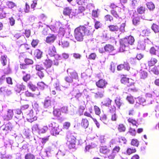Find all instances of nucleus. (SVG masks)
<instances>
[{"label":"nucleus","instance_id":"obj_18","mask_svg":"<svg viewBox=\"0 0 159 159\" xmlns=\"http://www.w3.org/2000/svg\"><path fill=\"white\" fill-rule=\"evenodd\" d=\"M52 103V102L51 101V98L47 97L44 100L43 105L44 107L47 108L51 106Z\"/></svg>","mask_w":159,"mask_h":159},{"label":"nucleus","instance_id":"obj_6","mask_svg":"<svg viewBox=\"0 0 159 159\" xmlns=\"http://www.w3.org/2000/svg\"><path fill=\"white\" fill-rule=\"evenodd\" d=\"M121 75V79L120 80L121 83L126 85L128 87L131 86H134V83L132 82V80L129 78H127L126 75Z\"/></svg>","mask_w":159,"mask_h":159},{"label":"nucleus","instance_id":"obj_40","mask_svg":"<svg viewBox=\"0 0 159 159\" xmlns=\"http://www.w3.org/2000/svg\"><path fill=\"white\" fill-rule=\"evenodd\" d=\"M2 65L4 66L6 65L7 63V57L5 55H2L0 57Z\"/></svg>","mask_w":159,"mask_h":159},{"label":"nucleus","instance_id":"obj_64","mask_svg":"<svg viewBox=\"0 0 159 159\" xmlns=\"http://www.w3.org/2000/svg\"><path fill=\"white\" fill-rule=\"evenodd\" d=\"M136 152V150L135 148L132 149L131 148H128L126 151L127 153L129 155L132 153H134Z\"/></svg>","mask_w":159,"mask_h":159},{"label":"nucleus","instance_id":"obj_2","mask_svg":"<svg viewBox=\"0 0 159 159\" xmlns=\"http://www.w3.org/2000/svg\"><path fill=\"white\" fill-rule=\"evenodd\" d=\"M108 8L110 10V13L116 19L121 18L122 9L114 3H110Z\"/></svg>","mask_w":159,"mask_h":159},{"label":"nucleus","instance_id":"obj_36","mask_svg":"<svg viewBox=\"0 0 159 159\" xmlns=\"http://www.w3.org/2000/svg\"><path fill=\"white\" fill-rule=\"evenodd\" d=\"M42 54V52L39 49H37L35 50L34 55L37 59H39L41 58Z\"/></svg>","mask_w":159,"mask_h":159},{"label":"nucleus","instance_id":"obj_5","mask_svg":"<svg viewBox=\"0 0 159 159\" xmlns=\"http://www.w3.org/2000/svg\"><path fill=\"white\" fill-rule=\"evenodd\" d=\"M146 99H145L143 97H139L137 102L139 104H142L145 102L146 101H148L149 100V101L148 102V104H152L153 100L152 95L149 93H147L146 95Z\"/></svg>","mask_w":159,"mask_h":159},{"label":"nucleus","instance_id":"obj_13","mask_svg":"<svg viewBox=\"0 0 159 159\" xmlns=\"http://www.w3.org/2000/svg\"><path fill=\"white\" fill-rule=\"evenodd\" d=\"M104 49L106 52L109 53L112 52L115 50L114 47L109 44H106L104 47Z\"/></svg>","mask_w":159,"mask_h":159},{"label":"nucleus","instance_id":"obj_63","mask_svg":"<svg viewBox=\"0 0 159 159\" xmlns=\"http://www.w3.org/2000/svg\"><path fill=\"white\" fill-rule=\"evenodd\" d=\"M65 155V153L59 150L56 154V157L59 159V157H63Z\"/></svg>","mask_w":159,"mask_h":159},{"label":"nucleus","instance_id":"obj_30","mask_svg":"<svg viewBox=\"0 0 159 159\" xmlns=\"http://www.w3.org/2000/svg\"><path fill=\"white\" fill-rule=\"evenodd\" d=\"M110 31L116 32L119 31L118 26L117 25H110L108 26Z\"/></svg>","mask_w":159,"mask_h":159},{"label":"nucleus","instance_id":"obj_3","mask_svg":"<svg viewBox=\"0 0 159 159\" xmlns=\"http://www.w3.org/2000/svg\"><path fill=\"white\" fill-rule=\"evenodd\" d=\"M75 133H73L70 131L67 133L66 140L67 144L69 148H74L75 147L76 142V138L75 136Z\"/></svg>","mask_w":159,"mask_h":159},{"label":"nucleus","instance_id":"obj_35","mask_svg":"<svg viewBox=\"0 0 159 159\" xmlns=\"http://www.w3.org/2000/svg\"><path fill=\"white\" fill-rule=\"evenodd\" d=\"M140 19L139 16L134 17L132 19L133 23L135 25L139 24L140 23Z\"/></svg>","mask_w":159,"mask_h":159},{"label":"nucleus","instance_id":"obj_23","mask_svg":"<svg viewBox=\"0 0 159 159\" xmlns=\"http://www.w3.org/2000/svg\"><path fill=\"white\" fill-rule=\"evenodd\" d=\"M139 76L140 79H145L148 77V73L146 71L141 70L139 72Z\"/></svg>","mask_w":159,"mask_h":159},{"label":"nucleus","instance_id":"obj_33","mask_svg":"<svg viewBox=\"0 0 159 159\" xmlns=\"http://www.w3.org/2000/svg\"><path fill=\"white\" fill-rule=\"evenodd\" d=\"M100 152L103 154H106L109 153L110 150L107 146H102L100 148Z\"/></svg>","mask_w":159,"mask_h":159},{"label":"nucleus","instance_id":"obj_25","mask_svg":"<svg viewBox=\"0 0 159 159\" xmlns=\"http://www.w3.org/2000/svg\"><path fill=\"white\" fill-rule=\"evenodd\" d=\"M53 114L54 116L57 117H59L61 115V111L58 108L54 109Z\"/></svg>","mask_w":159,"mask_h":159},{"label":"nucleus","instance_id":"obj_58","mask_svg":"<svg viewBox=\"0 0 159 159\" xmlns=\"http://www.w3.org/2000/svg\"><path fill=\"white\" fill-rule=\"evenodd\" d=\"M37 4V0H34L31 1V3L30 4L31 8L35 9V8L36 7Z\"/></svg>","mask_w":159,"mask_h":159},{"label":"nucleus","instance_id":"obj_52","mask_svg":"<svg viewBox=\"0 0 159 159\" xmlns=\"http://www.w3.org/2000/svg\"><path fill=\"white\" fill-rule=\"evenodd\" d=\"M1 9H2L3 11L6 15L7 14H9L10 13V9L8 8L6 6L4 7L3 8H1Z\"/></svg>","mask_w":159,"mask_h":159},{"label":"nucleus","instance_id":"obj_27","mask_svg":"<svg viewBox=\"0 0 159 159\" xmlns=\"http://www.w3.org/2000/svg\"><path fill=\"white\" fill-rule=\"evenodd\" d=\"M72 11V9L69 7L64 8L63 10V14L66 16H70Z\"/></svg>","mask_w":159,"mask_h":159},{"label":"nucleus","instance_id":"obj_41","mask_svg":"<svg viewBox=\"0 0 159 159\" xmlns=\"http://www.w3.org/2000/svg\"><path fill=\"white\" fill-rule=\"evenodd\" d=\"M31 77V76L30 74H27L23 76L22 79L24 82H27L30 79Z\"/></svg>","mask_w":159,"mask_h":159},{"label":"nucleus","instance_id":"obj_55","mask_svg":"<svg viewBox=\"0 0 159 159\" xmlns=\"http://www.w3.org/2000/svg\"><path fill=\"white\" fill-rule=\"evenodd\" d=\"M99 14L98 13V9L96 10H93L92 12V17L98 18V17Z\"/></svg>","mask_w":159,"mask_h":159},{"label":"nucleus","instance_id":"obj_39","mask_svg":"<svg viewBox=\"0 0 159 159\" xmlns=\"http://www.w3.org/2000/svg\"><path fill=\"white\" fill-rule=\"evenodd\" d=\"M70 76L74 80H78V76L77 73L75 71L71 72L70 74Z\"/></svg>","mask_w":159,"mask_h":159},{"label":"nucleus","instance_id":"obj_48","mask_svg":"<svg viewBox=\"0 0 159 159\" xmlns=\"http://www.w3.org/2000/svg\"><path fill=\"white\" fill-rule=\"evenodd\" d=\"M95 114L98 116H99L101 114V110L100 108L97 106L95 105L94 106Z\"/></svg>","mask_w":159,"mask_h":159},{"label":"nucleus","instance_id":"obj_17","mask_svg":"<svg viewBox=\"0 0 159 159\" xmlns=\"http://www.w3.org/2000/svg\"><path fill=\"white\" fill-rule=\"evenodd\" d=\"M6 6L11 10H13L15 8H16L17 5L14 2L11 1H7L6 2Z\"/></svg>","mask_w":159,"mask_h":159},{"label":"nucleus","instance_id":"obj_31","mask_svg":"<svg viewBox=\"0 0 159 159\" xmlns=\"http://www.w3.org/2000/svg\"><path fill=\"white\" fill-rule=\"evenodd\" d=\"M157 49H156L154 47H152L150 50L149 52L150 54L153 55H156L157 53L159 52V47H157Z\"/></svg>","mask_w":159,"mask_h":159},{"label":"nucleus","instance_id":"obj_14","mask_svg":"<svg viewBox=\"0 0 159 159\" xmlns=\"http://www.w3.org/2000/svg\"><path fill=\"white\" fill-rule=\"evenodd\" d=\"M147 9L145 7L140 6L138 7L137 8V12L139 15H143L145 13Z\"/></svg>","mask_w":159,"mask_h":159},{"label":"nucleus","instance_id":"obj_56","mask_svg":"<svg viewBox=\"0 0 159 159\" xmlns=\"http://www.w3.org/2000/svg\"><path fill=\"white\" fill-rule=\"evenodd\" d=\"M158 66H154L151 70L156 75L159 74V69L158 68Z\"/></svg>","mask_w":159,"mask_h":159},{"label":"nucleus","instance_id":"obj_29","mask_svg":"<svg viewBox=\"0 0 159 159\" xmlns=\"http://www.w3.org/2000/svg\"><path fill=\"white\" fill-rule=\"evenodd\" d=\"M151 28L155 34L159 33V25L155 23H153Z\"/></svg>","mask_w":159,"mask_h":159},{"label":"nucleus","instance_id":"obj_22","mask_svg":"<svg viewBox=\"0 0 159 159\" xmlns=\"http://www.w3.org/2000/svg\"><path fill=\"white\" fill-rule=\"evenodd\" d=\"M0 92L7 95H10L11 93V91L8 90L6 87H2L0 88Z\"/></svg>","mask_w":159,"mask_h":159},{"label":"nucleus","instance_id":"obj_51","mask_svg":"<svg viewBox=\"0 0 159 159\" xmlns=\"http://www.w3.org/2000/svg\"><path fill=\"white\" fill-rule=\"evenodd\" d=\"M71 124L68 121L65 122L63 124V129H68L70 128Z\"/></svg>","mask_w":159,"mask_h":159},{"label":"nucleus","instance_id":"obj_19","mask_svg":"<svg viewBox=\"0 0 159 159\" xmlns=\"http://www.w3.org/2000/svg\"><path fill=\"white\" fill-rule=\"evenodd\" d=\"M112 102V100L109 98H107L104 99L102 102V104L103 106L108 107L111 105Z\"/></svg>","mask_w":159,"mask_h":159},{"label":"nucleus","instance_id":"obj_7","mask_svg":"<svg viewBox=\"0 0 159 159\" xmlns=\"http://www.w3.org/2000/svg\"><path fill=\"white\" fill-rule=\"evenodd\" d=\"M35 69L36 70L38 71L37 74L40 79H42L45 76L44 72L45 70L42 65H36Z\"/></svg>","mask_w":159,"mask_h":159},{"label":"nucleus","instance_id":"obj_32","mask_svg":"<svg viewBox=\"0 0 159 159\" xmlns=\"http://www.w3.org/2000/svg\"><path fill=\"white\" fill-rule=\"evenodd\" d=\"M28 116L29 117L28 118L27 120L30 122H32L37 119V117L34 116L32 113H30Z\"/></svg>","mask_w":159,"mask_h":159},{"label":"nucleus","instance_id":"obj_34","mask_svg":"<svg viewBox=\"0 0 159 159\" xmlns=\"http://www.w3.org/2000/svg\"><path fill=\"white\" fill-rule=\"evenodd\" d=\"M25 96L27 97H32L34 98L36 96H37L38 94L35 93H33L27 90L25 91Z\"/></svg>","mask_w":159,"mask_h":159},{"label":"nucleus","instance_id":"obj_57","mask_svg":"<svg viewBox=\"0 0 159 159\" xmlns=\"http://www.w3.org/2000/svg\"><path fill=\"white\" fill-rule=\"evenodd\" d=\"M39 40L38 39H33L31 43V45L33 48H35L38 44Z\"/></svg>","mask_w":159,"mask_h":159},{"label":"nucleus","instance_id":"obj_50","mask_svg":"<svg viewBox=\"0 0 159 159\" xmlns=\"http://www.w3.org/2000/svg\"><path fill=\"white\" fill-rule=\"evenodd\" d=\"M116 107L114 105L112 106L109 109V113L111 114L115 113H116Z\"/></svg>","mask_w":159,"mask_h":159},{"label":"nucleus","instance_id":"obj_54","mask_svg":"<svg viewBox=\"0 0 159 159\" xmlns=\"http://www.w3.org/2000/svg\"><path fill=\"white\" fill-rule=\"evenodd\" d=\"M124 69L126 70L129 71L130 69V67L129 66V64L127 62H124L122 64Z\"/></svg>","mask_w":159,"mask_h":159},{"label":"nucleus","instance_id":"obj_10","mask_svg":"<svg viewBox=\"0 0 159 159\" xmlns=\"http://www.w3.org/2000/svg\"><path fill=\"white\" fill-rule=\"evenodd\" d=\"M14 37L16 40L18 39L17 41L20 43H24L25 40V37L24 36H22L20 33L15 34L14 36Z\"/></svg>","mask_w":159,"mask_h":159},{"label":"nucleus","instance_id":"obj_61","mask_svg":"<svg viewBox=\"0 0 159 159\" xmlns=\"http://www.w3.org/2000/svg\"><path fill=\"white\" fill-rule=\"evenodd\" d=\"M125 24L124 23L121 24L120 26L118 27L119 30L121 32H124L125 31Z\"/></svg>","mask_w":159,"mask_h":159},{"label":"nucleus","instance_id":"obj_4","mask_svg":"<svg viewBox=\"0 0 159 159\" xmlns=\"http://www.w3.org/2000/svg\"><path fill=\"white\" fill-rule=\"evenodd\" d=\"M134 41L135 40L133 37L129 35L123 39L121 41L120 43L122 46H124L125 47H128L129 45L133 44Z\"/></svg>","mask_w":159,"mask_h":159},{"label":"nucleus","instance_id":"obj_60","mask_svg":"<svg viewBox=\"0 0 159 159\" xmlns=\"http://www.w3.org/2000/svg\"><path fill=\"white\" fill-rule=\"evenodd\" d=\"M102 25V23L99 21H95L94 24L95 28L97 29L101 28Z\"/></svg>","mask_w":159,"mask_h":159},{"label":"nucleus","instance_id":"obj_8","mask_svg":"<svg viewBox=\"0 0 159 159\" xmlns=\"http://www.w3.org/2000/svg\"><path fill=\"white\" fill-rule=\"evenodd\" d=\"M96 86L98 88L104 89L106 88L108 83L105 79H100L96 82Z\"/></svg>","mask_w":159,"mask_h":159},{"label":"nucleus","instance_id":"obj_53","mask_svg":"<svg viewBox=\"0 0 159 159\" xmlns=\"http://www.w3.org/2000/svg\"><path fill=\"white\" fill-rule=\"evenodd\" d=\"M59 109L61 111V112L62 113L65 114H67L68 113V109L67 107L64 106Z\"/></svg>","mask_w":159,"mask_h":159},{"label":"nucleus","instance_id":"obj_38","mask_svg":"<svg viewBox=\"0 0 159 159\" xmlns=\"http://www.w3.org/2000/svg\"><path fill=\"white\" fill-rule=\"evenodd\" d=\"M157 61V60L154 58H152L148 62V65L149 66H154Z\"/></svg>","mask_w":159,"mask_h":159},{"label":"nucleus","instance_id":"obj_24","mask_svg":"<svg viewBox=\"0 0 159 159\" xmlns=\"http://www.w3.org/2000/svg\"><path fill=\"white\" fill-rule=\"evenodd\" d=\"M27 87L33 91H35L37 89V86L32 82H30L27 84Z\"/></svg>","mask_w":159,"mask_h":159},{"label":"nucleus","instance_id":"obj_62","mask_svg":"<svg viewBox=\"0 0 159 159\" xmlns=\"http://www.w3.org/2000/svg\"><path fill=\"white\" fill-rule=\"evenodd\" d=\"M30 6L29 5V3L26 2L25 4V7L24 9V11L25 13H29L30 12Z\"/></svg>","mask_w":159,"mask_h":159},{"label":"nucleus","instance_id":"obj_45","mask_svg":"<svg viewBox=\"0 0 159 159\" xmlns=\"http://www.w3.org/2000/svg\"><path fill=\"white\" fill-rule=\"evenodd\" d=\"M146 5L148 8L150 10H153L155 8V5L152 2L147 3Z\"/></svg>","mask_w":159,"mask_h":159},{"label":"nucleus","instance_id":"obj_47","mask_svg":"<svg viewBox=\"0 0 159 159\" xmlns=\"http://www.w3.org/2000/svg\"><path fill=\"white\" fill-rule=\"evenodd\" d=\"M131 144L133 146L138 147L139 145V142L137 139H134L132 140Z\"/></svg>","mask_w":159,"mask_h":159},{"label":"nucleus","instance_id":"obj_21","mask_svg":"<svg viewBox=\"0 0 159 159\" xmlns=\"http://www.w3.org/2000/svg\"><path fill=\"white\" fill-rule=\"evenodd\" d=\"M114 101L117 107L118 108H120V106L123 104V102L121 100L120 97H116Z\"/></svg>","mask_w":159,"mask_h":159},{"label":"nucleus","instance_id":"obj_28","mask_svg":"<svg viewBox=\"0 0 159 159\" xmlns=\"http://www.w3.org/2000/svg\"><path fill=\"white\" fill-rule=\"evenodd\" d=\"M151 33V30L149 29H146L143 30L142 31V35L143 36H148Z\"/></svg>","mask_w":159,"mask_h":159},{"label":"nucleus","instance_id":"obj_15","mask_svg":"<svg viewBox=\"0 0 159 159\" xmlns=\"http://www.w3.org/2000/svg\"><path fill=\"white\" fill-rule=\"evenodd\" d=\"M57 38L56 35L52 34L47 37L46 39V42L47 43H53Z\"/></svg>","mask_w":159,"mask_h":159},{"label":"nucleus","instance_id":"obj_44","mask_svg":"<svg viewBox=\"0 0 159 159\" xmlns=\"http://www.w3.org/2000/svg\"><path fill=\"white\" fill-rule=\"evenodd\" d=\"M61 43L62 46L63 48H66L68 47L69 45V43L66 40L62 39L61 40Z\"/></svg>","mask_w":159,"mask_h":159},{"label":"nucleus","instance_id":"obj_26","mask_svg":"<svg viewBox=\"0 0 159 159\" xmlns=\"http://www.w3.org/2000/svg\"><path fill=\"white\" fill-rule=\"evenodd\" d=\"M52 61L51 59H46L43 64L47 69L51 67L52 65Z\"/></svg>","mask_w":159,"mask_h":159},{"label":"nucleus","instance_id":"obj_9","mask_svg":"<svg viewBox=\"0 0 159 159\" xmlns=\"http://www.w3.org/2000/svg\"><path fill=\"white\" fill-rule=\"evenodd\" d=\"M14 113L12 110L8 109L5 114L2 116L4 120H11L13 116Z\"/></svg>","mask_w":159,"mask_h":159},{"label":"nucleus","instance_id":"obj_42","mask_svg":"<svg viewBox=\"0 0 159 159\" xmlns=\"http://www.w3.org/2000/svg\"><path fill=\"white\" fill-rule=\"evenodd\" d=\"M3 126H4L3 129H12L14 127V125L10 122H9L4 125H3Z\"/></svg>","mask_w":159,"mask_h":159},{"label":"nucleus","instance_id":"obj_46","mask_svg":"<svg viewBox=\"0 0 159 159\" xmlns=\"http://www.w3.org/2000/svg\"><path fill=\"white\" fill-rule=\"evenodd\" d=\"M127 121L128 122L132 124L133 125H136V126H137V125H139L138 123L136 120L131 118H129L128 119Z\"/></svg>","mask_w":159,"mask_h":159},{"label":"nucleus","instance_id":"obj_11","mask_svg":"<svg viewBox=\"0 0 159 159\" xmlns=\"http://www.w3.org/2000/svg\"><path fill=\"white\" fill-rule=\"evenodd\" d=\"M25 89L26 87L23 83L17 84L15 87V90L18 93H20L21 90H25Z\"/></svg>","mask_w":159,"mask_h":159},{"label":"nucleus","instance_id":"obj_49","mask_svg":"<svg viewBox=\"0 0 159 159\" xmlns=\"http://www.w3.org/2000/svg\"><path fill=\"white\" fill-rule=\"evenodd\" d=\"M25 159H35V156L31 153H28L25 156Z\"/></svg>","mask_w":159,"mask_h":159},{"label":"nucleus","instance_id":"obj_16","mask_svg":"<svg viewBox=\"0 0 159 159\" xmlns=\"http://www.w3.org/2000/svg\"><path fill=\"white\" fill-rule=\"evenodd\" d=\"M52 57V58L51 60L54 62V65L57 66L61 59V57L59 55L57 54Z\"/></svg>","mask_w":159,"mask_h":159},{"label":"nucleus","instance_id":"obj_1","mask_svg":"<svg viewBox=\"0 0 159 159\" xmlns=\"http://www.w3.org/2000/svg\"><path fill=\"white\" fill-rule=\"evenodd\" d=\"M94 31L93 28L91 26L80 25L75 30V37L77 41H82L84 36L92 35Z\"/></svg>","mask_w":159,"mask_h":159},{"label":"nucleus","instance_id":"obj_12","mask_svg":"<svg viewBox=\"0 0 159 159\" xmlns=\"http://www.w3.org/2000/svg\"><path fill=\"white\" fill-rule=\"evenodd\" d=\"M48 54L51 57H52L55 55L56 54V50L55 47L52 45L50 46L49 48L48 51Z\"/></svg>","mask_w":159,"mask_h":159},{"label":"nucleus","instance_id":"obj_59","mask_svg":"<svg viewBox=\"0 0 159 159\" xmlns=\"http://www.w3.org/2000/svg\"><path fill=\"white\" fill-rule=\"evenodd\" d=\"M104 19L106 21H111L113 20V17L109 14H107L104 16Z\"/></svg>","mask_w":159,"mask_h":159},{"label":"nucleus","instance_id":"obj_43","mask_svg":"<svg viewBox=\"0 0 159 159\" xmlns=\"http://www.w3.org/2000/svg\"><path fill=\"white\" fill-rule=\"evenodd\" d=\"M126 99L130 104H133L134 102V97L131 95L127 96Z\"/></svg>","mask_w":159,"mask_h":159},{"label":"nucleus","instance_id":"obj_20","mask_svg":"<svg viewBox=\"0 0 159 159\" xmlns=\"http://www.w3.org/2000/svg\"><path fill=\"white\" fill-rule=\"evenodd\" d=\"M89 125V121L87 119H82L81 123V125L83 128L85 129L87 128L88 127Z\"/></svg>","mask_w":159,"mask_h":159},{"label":"nucleus","instance_id":"obj_37","mask_svg":"<svg viewBox=\"0 0 159 159\" xmlns=\"http://www.w3.org/2000/svg\"><path fill=\"white\" fill-rule=\"evenodd\" d=\"M74 14V15L76 18H80L81 16L84 15V13H82L79 11L77 9H75V11L73 12Z\"/></svg>","mask_w":159,"mask_h":159}]
</instances>
